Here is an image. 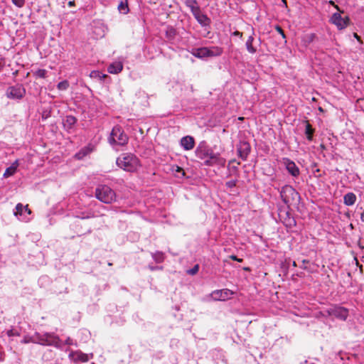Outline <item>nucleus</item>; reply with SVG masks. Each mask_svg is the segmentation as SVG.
I'll use <instances>...</instances> for the list:
<instances>
[{
  "instance_id": "nucleus-1",
  "label": "nucleus",
  "mask_w": 364,
  "mask_h": 364,
  "mask_svg": "<svg viewBox=\"0 0 364 364\" xmlns=\"http://www.w3.org/2000/svg\"><path fill=\"white\" fill-rule=\"evenodd\" d=\"M195 154L196 157L201 160L205 166H225L226 160L222 157L220 154L214 152L205 141H201L196 149Z\"/></svg>"
},
{
  "instance_id": "nucleus-2",
  "label": "nucleus",
  "mask_w": 364,
  "mask_h": 364,
  "mask_svg": "<svg viewBox=\"0 0 364 364\" xmlns=\"http://www.w3.org/2000/svg\"><path fill=\"white\" fill-rule=\"evenodd\" d=\"M117 165L125 171L134 172L139 166L138 158L132 154H122L116 161Z\"/></svg>"
},
{
  "instance_id": "nucleus-3",
  "label": "nucleus",
  "mask_w": 364,
  "mask_h": 364,
  "mask_svg": "<svg viewBox=\"0 0 364 364\" xmlns=\"http://www.w3.org/2000/svg\"><path fill=\"white\" fill-rule=\"evenodd\" d=\"M95 196L106 204H110L116 200L115 192L107 185H98L95 188Z\"/></svg>"
},
{
  "instance_id": "nucleus-4",
  "label": "nucleus",
  "mask_w": 364,
  "mask_h": 364,
  "mask_svg": "<svg viewBox=\"0 0 364 364\" xmlns=\"http://www.w3.org/2000/svg\"><path fill=\"white\" fill-rule=\"evenodd\" d=\"M35 338L36 343L43 346H53L57 348L61 346L60 339L53 333H45L41 334L40 333H35Z\"/></svg>"
},
{
  "instance_id": "nucleus-5",
  "label": "nucleus",
  "mask_w": 364,
  "mask_h": 364,
  "mask_svg": "<svg viewBox=\"0 0 364 364\" xmlns=\"http://www.w3.org/2000/svg\"><path fill=\"white\" fill-rule=\"evenodd\" d=\"M282 201L288 206L291 205L299 199V193L291 186L286 185L280 191Z\"/></svg>"
},
{
  "instance_id": "nucleus-6",
  "label": "nucleus",
  "mask_w": 364,
  "mask_h": 364,
  "mask_svg": "<svg viewBox=\"0 0 364 364\" xmlns=\"http://www.w3.org/2000/svg\"><path fill=\"white\" fill-rule=\"evenodd\" d=\"M128 136L119 126H115L113 127L109 137V142L111 144L124 146L128 143Z\"/></svg>"
},
{
  "instance_id": "nucleus-7",
  "label": "nucleus",
  "mask_w": 364,
  "mask_h": 364,
  "mask_svg": "<svg viewBox=\"0 0 364 364\" xmlns=\"http://www.w3.org/2000/svg\"><path fill=\"white\" fill-rule=\"evenodd\" d=\"M26 95V90L22 85L9 87L6 90V96L13 100H21Z\"/></svg>"
},
{
  "instance_id": "nucleus-8",
  "label": "nucleus",
  "mask_w": 364,
  "mask_h": 364,
  "mask_svg": "<svg viewBox=\"0 0 364 364\" xmlns=\"http://www.w3.org/2000/svg\"><path fill=\"white\" fill-rule=\"evenodd\" d=\"M329 316H335L337 318L345 321L348 316V310L344 307L334 306L327 309Z\"/></svg>"
},
{
  "instance_id": "nucleus-9",
  "label": "nucleus",
  "mask_w": 364,
  "mask_h": 364,
  "mask_svg": "<svg viewBox=\"0 0 364 364\" xmlns=\"http://www.w3.org/2000/svg\"><path fill=\"white\" fill-rule=\"evenodd\" d=\"M237 156L243 161H246L251 152V146L247 141H240L237 145Z\"/></svg>"
},
{
  "instance_id": "nucleus-10",
  "label": "nucleus",
  "mask_w": 364,
  "mask_h": 364,
  "mask_svg": "<svg viewBox=\"0 0 364 364\" xmlns=\"http://www.w3.org/2000/svg\"><path fill=\"white\" fill-rule=\"evenodd\" d=\"M234 292L228 289L215 290L210 294V297L215 301H225L232 297Z\"/></svg>"
},
{
  "instance_id": "nucleus-11",
  "label": "nucleus",
  "mask_w": 364,
  "mask_h": 364,
  "mask_svg": "<svg viewBox=\"0 0 364 364\" xmlns=\"http://www.w3.org/2000/svg\"><path fill=\"white\" fill-rule=\"evenodd\" d=\"M332 23L336 25L340 30L346 28L349 23V18L347 15L341 16L339 13H335L331 18Z\"/></svg>"
},
{
  "instance_id": "nucleus-12",
  "label": "nucleus",
  "mask_w": 364,
  "mask_h": 364,
  "mask_svg": "<svg viewBox=\"0 0 364 364\" xmlns=\"http://www.w3.org/2000/svg\"><path fill=\"white\" fill-rule=\"evenodd\" d=\"M282 164L285 166L289 173L291 174L292 176L297 177L299 176V168L293 161L290 160L288 158H283Z\"/></svg>"
},
{
  "instance_id": "nucleus-13",
  "label": "nucleus",
  "mask_w": 364,
  "mask_h": 364,
  "mask_svg": "<svg viewBox=\"0 0 364 364\" xmlns=\"http://www.w3.org/2000/svg\"><path fill=\"white\" fill-rule=\"evenodd\" d=\"M193 16L202 27H210L211 24V19L206 14L203 13L201 9L195 13Z\"/></svg>"
},
{
  "instance_id": "nucleus-14",
  "label": "nucleus",
  "mask_w": 364,
  "mask_h": 364,
  "mask_svg": "<svg viewBox=\"0 0 364 364\" xmlns=\"http://www.w3.org/2000/svg\"><path fill=\"white\" fill-rule=\"evenodd\" d=\"M181 146L185 150H191L195 146L194 138L191 136H186L181 138L180 141Z\"/></svg>"
},
{
  "instance_id": "nucleus-15",
  "label": "nucleus",
  "mask_w": 364,
  "mask_h": 364,
  "mask_svg": "<svg viewBox=\"0 0 364 364\" xmlns=\"http://www.w3.org/2000/svg\"><path fill=\"white\" fill-rule=\"evenodd\" d=\"M93 151V146L89 144L82 148L77 153L75 154V158L77 160H82L84 157L87 156Z\"/></svg>"
},
{
  "instance_id": "nucleus-16",
  "label": "nucleus",
  "mask_w": 364,
  "mask_h": 364,
  "mask_svg": "<svg viewBox=\"0 0 364 364\" xmlns=\"http://www.w3.org/2000/svg\"><path fill=\"white\" fill-rule=\"evenodd\" d=\"M207 58L220 56L223 53V49L219 46L207 47Z\"/></svg>"
},
{
  "instance_id": "nucleus-17",
  "label": "nucleus",
  "mask_w": 364,
  "mask_h": 364,
  "mask_svg": "<svg viewBox=\"0 0 364 364\" xmlns=\"http://www.w3.org/2000/svg\"><path fill=\"white\" fill-rule=\"evenodd\" d=\"M123 69V65L120 62H115L112 64H110L107 70L109 73L112 74H117L120 73Z\"/></svg>"
},
{
  "instance_id": "nucleus-18",
  "label": "nucleus",
  "mask_w": 364,
  "mask_h": 364,
  "mask_svg": "<svg viewBox=\"0 0 364 364\" xmlns=\"http://www.w3.org/2000/svg\"><path fill=\"white\" fill-rule=\"evenodd\" d=\"M185 4L191 9L193 15L200 9L196 0H186Z\"/></svg>"
},
{
  "instance_id": "nucleus-19",
  "label": "nucleus",
  "mask_w": 364,
  "mask_h": 364,
  "mask_svg": "<svg viewBox=\"0 0 364 364\" xmlns=\"http://www.w3.org/2000/svg\"><path fill=\"white\" fill-rule=\"evenodd\" d=\"M18 166V161H14L9 167H8L6 169V171L4 173V177L8 178L9 176H13L16 173Z\"/></svg>"
},
{
  "instance_id": "nucleus-20",
  "label": "nucleus",
  "mask_w": 364,
  "mask_h": 364,
  "mask_svg": "<svg viewBox=\"0 0 364 364\" xmlns=\"http://www.w3.org/2000/svg\"><path fill=\"white\" fill-rule=\"evenodd\" d=\"M356 201V196L353 193H348L343 197V203L345 205H353Z\"/></svg>"
},
{
  "instance_id": "nucleus-21",
  "label": "nucleus",
  "mask_w": 364,
  "mask_h": 364,
  "mask_svg": "<svg viewBox=\"0 0 364 364\" xmlns=\"http://www.w3.org/2000/svg\"><path fill=\"white\" fill-rule=\"evenodd\" d=\"M207 47H202L199 48L194 49L192 51V54L198 58H207Z\"/></svg>"
},
{
  "instance_id": "nucleus-22",
  "label": "nucleus",
  "mask_w": 364,
  "mask_h": 364,
  "mask_svg": "<svg viewBox=\"0 0 364 364\" xmlns=\"http://www.w3.org/2000/svg\"><path fill=\"white\" fill-rule=\"evenodd\" d=\"M253 41L254 37L252 36H250L245 43L247 50L251 54H255L257 52V48L253 46Z\"/></svg>"
},
{
  "instance_id": "nucleus-23",
  "label": "nucleus",
  "mask_w": 364,
  "mask_h": 364,
  "mask_svg": "<svg viewBox=\"0 0 364 364\" xmlns=\"http://www.w3.org/2000/svg\"><path fill=\"white\" fill-rule=\"evenodd\" d=\"M77 119L72 115L66 116L63 124L64 127L67 129H72L74 124L76 123Z\"/></svg>"
},
{
  "instance_id": "nucleus-24",
  "label": "nucleus",
  "mask_w": 364,
  "mask_h": 364,
  "mask_svg": "<svg viewBox=\"0 0 364 364\" xmlns=\"http://www.w3.org/2000/svg\"><path fill=\"white\" fill-rule=\"evenodd\" d=\"M305 123H306L305 134L309 141H312L314 133V129H313L312 126L310 124L309 121H306Z\"/></svg>"
},
{
  "instance_id": "nucleus-25",
  "label": "nucleus",
  "mask_w": 364,
  "mask_h": 364,
  "mask_svg": "<svg viewBox=\"0 0 364 364\" xmlns=\"http://www.w3.org/2000/svg\"><path fill=\"white\" fill-rule=\"evenodd\" d=\"M118 10L121 14H127L129 11L128 1L127 0H121L118 5Z\"/></svg>"
},
{
  "instance_id": "nucleus-26",
  "label": "nucleus",
  "mask_w": 364,
  "mask_h": 364,
  "mask_svg": "<svg viewBox=\"0 0 364 364\" xmlns=\"http://www.w3.org/2000/svg\"><path fill=\"white\" fill-rule=\"evenodd\" d=\"M177 31L176 30L172 27V26H168L166 31V38L168 41H173L175 37L176 36Z\"/></svg>"
},
{
  "instance_id": "nucleus-27",
  "label": "nucleus",
  "mask_w": 364,
  "mask_h": 364,
  "mask_svg": "<svg viewBox=\"0 0 364 364\" xmlns=\"http://www.w3.org/2000/svg\"><path fill=\"white\" fill-rule=\"evenodd\" d=\"M152 258L156 263H161L165 259L164 253L160 251L151 253Z\"/></svg>"
},
{
  "instance_id": "nucleus-28",
  "label": "nucleus",
  "mask_w": 364,
  "mask_h": 364,
  "mask_svg": "<svg viewBox=\"0 0 364 364\" xmlns=\"http://www.w3.org/2000/svg\"><path fill=\"white\" fill-rule=\"evenodd\" d=\"M107 75H105V74H102L100 71L98 70H93L90 73V77H93V78H100V79H103L105 77H106Z\"/></svg>"
},
{
  "instance_id": "nucleus-29",
  "label": "nucleus",
  "mask_w": 364,
  "mask_h": 364,
  "mask_svg": "<svg viewBox=\"0 0 364 364\" xmlns=\"http://www.w3.org/2000/svg\"><path fill=\"white\" fill-rule=\"evenodd\" d=\"M68 87L69 82L67 80L61 81L57 85L58 89L60 90H65L68 88Z\"/></svg>"
},
{
  "instance_id": "nucleus-30",
  "label": "nucleus",
  "mask_w": 364,
  "mask_h": 364,
  "mask_svg": "<svg viewBox=\"0 0 364 364\" xmlns=\"http://www.w3.org/2000/svg\"><path fill=\"white\" fill-rule=\"evenodd\" d=\"M24 211V205L21 203H18L16 206V211L14 212L15 215H21Z\"/></svg>"
},
{
  "instance_id": "nucleus-31",
  "label": "nucleus",
  "mask_w": 364,
  "mask_h": 364,
  "mask_svg": "<svg viewBox=\"0 0 364 364\" xmlns=\"http://www.w3.org/2000/svg\"><path fill=\"white\" fill-rule=\"evenodd\" d=\"M34 75L38 77L46 78L47 71L45 69H38L35 72Z\"/></svg>"
},
{
  "instance_id": "nucleus-32",
  "label": "nucleus",
  "mask_w": 364,
  "mask_h": 364,
  "mask_svg": "<svg viewBox=\"0 0 364 364\" xmlns=\"http://www.w3.org/2000/svg\"><path fill=\"white\" fill-rule=\"evenodd\" d=\"M22 343H36V339L35 338V334L33 336H25L21 341Z\"/></svg>"
},
{
  "instance_id": "nucleus-33",
  "label": "nucleus",
  "mask_w": 364,
  "mask_h": 364,
  "mask_svg": "<svg viewBox=\"0 0 364 364\" xmlns=\"http://www.w3.org/2000/svg\"><path fill=\"white\" fill-rule=\"evenodd\" d=\"M199 270V265L196 264L193 268L187 270V274L190 275H195Z\"/></svg>"
},
{
  "instance_id": "nucleus-34",
  "label": "nucleus",
  "mask_w": 364,
  "mask_h": 364,
  "mask_svg": "<svg viewBox=\"0 0 364 364\" xmlns=\"http://www.w3.org/2000/svg\"><path fill=\"white\" fill-rule=\"evenodd\" d=\"M12 3L18 8L24 6L26 0H11Z\"/></svg>"
},
{
  "instance_id": "nucleus-35",
  "label": "nucleus",
  "mask_w": 364,
  "mask_h": 364,
  "mask_svg": "<svg viewBox=\"0 0 364 364\" xmlns=\"http://www.w3.org/2000/svg\"><path fill=\"white\" fill-rule=\"evenodd\" d=\"M237 184V180H231V181H227L225 183V186L228 188H232L233 187H235Z\"/></svg>"
},
{
  "instance_id": "nucleus-36",
  "label": "nucleus",
  "mask_w": 364,
  "mask_h": 364,
  "mask_svg": "<svg viewBox=\"0 0 364 364\" xmlns=\"http://www.w3.org/2000/svg\"><path fill=\"white\" fill-rule=\"evenodd\" d=\"M275 29L282 36L283 38H286V36L284 34L283 29L279 26H277L275 27Z\"/></svg>"
},
{
  "instance_id": "nucleus-37",
  "label": "nucleus",
  "mask_w": 364,
  "mask_h": 364,
  "mask_svg": "<svg viewBox=\"0 0 364 364\" xmlns=\"http://www.w3.org/2000/svg\"><path fill=\"white\" fill-rule=\"evenodd\" d=\"M7 333L9 336H19V333L14 331V330L9 331Z\"/></svg>"
},
{
  "instance_id": "nucleus-38",
  "label": "nucleus",
  "mask_w": 364,
  "mask_h": 364,
  "mask_svg": "<svg viewBox=\"0 0 364 364\" xmlns=\"http://www.w3.org/2000/svg\"><path fill=\"white\" fill-rule=\"evenodd\" d=\"M230 258L231 259L234 260V261H237V262H242L243 261L242 259L238 258L236 255H230Z\"/></svg>"
},
{
  "instance_id": "nucleus-39",
  "label": "nucleus",
  "mask_w": 364,
  "mask_h": 364,
  "mask_svg": "<svg viewBox=\"0 0 364 364\" xmlns=\"http://www.w3.org/2000/svg\"><path fill=\"white\" fill-rule=\"evenodd\" d=\"M80 359L83 362L87 361V360H88L87 355L81 353L80 355Z\"/></svg>"
},
{
  "instance_id": "nucleus-40",
  "label": "nucleus",
  "mask_w": 364,
  "mask_h": 364,
  "mask_svg": "<svg viewBox=\"0 0 364 364\" xmlns=\"http://www.w3.org/2000/svg\"><path fill=\"white\" fill-rule=\"evenodd\" d=\"M232 36H237L239 37L240 38H242V32H240L238 31H235L232 33Z\"/></svg>"
},
{
  "instance_id": "nucleus-41",
  "label": "nucleus",
  "mask_w": 364,
  "mask_h": 364,
  "mask_svg": "<svg viewBox=\"0 0 364 364\" xmlns=\"http://www.w3.org/2000/svg\"><path fill=\"white\" fill-rule=\"evenodd\" d=\"M176 171L178 172V173H181L182 174V176H185L184 170L182 168L179 167V166H176Z\"/></svg>"
},
{
  "instance_id": "nucleus-42",
  "label": "nucleus",
  "mask_w": 364,
  "mask_h": 364,
  "mask_svg": "<svg viewBox=\"0 0 364 364\" xmlns=\"http://www.w3.org/2000/svg\"><path fill=\"white\" fill-rule=\"evenodd\" d=\"M296 225V221L294 220V219H289L288 225L292 226V225Z\"/></svg>"
},
{
  "instance_id": "nucleus-43",
  "label": "nucleus",
  "mask_w": 364,
  "mask_h": 364,
  "mask_svg": "<svg viewBox=\"0 0 364 364\" xmlns=\"http://www.w3.org/2000/svg\"><path fill=\"white\" fill-rule=\"evenodd\" d=\"M4 60L3 58H0V71L3 69V68L4 67Z\"/></svg>"
},
{
  "instance_id": "nucleus-44",
  "label": "nucleus",
  "mask_w": 364,
  "mask_h": 364,
  "mask_svg": "<svg viewBox=\"0 0 364 364\" xmlns=\"http://www.w3.org/2000/svg\"><path fill=\"white\" fill-rule=\"evenodd\" d=\"M65 343L66 345H69V346H70V345H72V344H73V341H72V339H71L70 338H68L65 340Z\"/></svg>"
},
{
  "instance_id": "nucleus-45",
  "label": "nucleus",
  "mask_w": 364,
  "mask_h": 364,
  "mask_svg": "<svg viewBox=\"0 0 364 364\" xmlns=\"http://www.w3.org/2000/svg\"><path fill=\"white\" fill-rule=\"evenodd\" d=\"M149 269H150L151 271H154V270L158 269H162V267H152V266H149Z\"/></svg>"
},
{
  "instance_id": "nucleus-46",
  "label": "nucleus",
  "mask_w": 364,
  "mask_h": 364,
  "mask_svg": "<svg viewBox=\"0 0 364 364\" xmlns=\"http://www.w3.org/2000/svg\"><path fill=\"white\" fill-rule=\"evenodd\" d=\"M68 5L70 7L74 6L75 5V1H68Z\"/></svg>"
},
{
  "instance_id": "nucleus-47",
  "label": "nucleus",
  "mask_w": 364,
  "mask_h": 364,
  "mask_svg": "<svg viewBox=\"0 0 364 364\" xmlns=\"http://www.w3.org/2000/svg\"><path fill=\"white\" fill-rule=\"evenodd\" d=\"M93 216H94L93 215H87L86 216L80 217V218L81 219H88V218H92Z\"/></svg>"
},
{
  "instance_id": "nucleus-48",
  "label": "nucleus",
  "mask_w": 364,
  "mask_h": 364,
  "mask_svg": "<svg viewBox=\"0 0 364 364\" xmlns=\"http://www.w3.org/2000/svg\"><path fill=\"white\" fill-rule=\"evenodd\" d=\"M24 211L28 212V214H31V211L28 208V205L24 206Z\"/></svg>"
},
{
  "instance_id": "nucleus-49",
  "label": "nucleus",
  "mask_w": 364,
  "mask_h": 364,
  "mask_svg": "<svg viewBox=\"0 0 364 364\" xmlns=\"http://www.w3.org/2000/svg\"><path fill=\"white\" fill-rule=\"evenodd\" d=\"M309 41H312L314 40V38H315V35L314 34H310L309 36Z\"/></svg>"
},
{
  "instance_id": "nucleus-50",
  "label": "nucleus",
  "mask_w": 364,
  "mask_h": 364,
  "mask_svg": "<svg viewBox=\"0 0 364 364\" xmlns=\"http://www.w3.org/2000/svg\"><path fill=\"white\" fill-rule=\"evenodd\" d=\"M320 148H321V150H324V149H326V146H325V145H324V144H321V145H320Z\"/></svg>"
},
{
  "instance_id": "nucleus-51",
  "label": "nucleus",
  "mask_w": 364,
  "mask_h": 364,
  "mask_svg": "<svg viewBox=\"0 0 364 364\" xmlns=\"http://www.w3.org/2000/svg\"><path fill=\"white\" fill-rule=\"evenodd\" d=\"M283 4L285 5V6L287 7V1L286 0H282Z\"/></svg>"
},
{
  "instance_id": "nucleus-52",
  "label": "nucleus",
  "mask_w": 364,
  "mask_h": 364,
  "mask_svg": "<svg viewBox=\"0 0 364 364\" xmlns=\"http://www.w3.org/2000/svg\"><path fill=\"white\" fill-rule=\"evenodd\" d=\"M235 162H236V160L235 159H232V160L229 161V164H230L232 163H235Z\"/></svg>"
},
{
  "instance_id": "nucleus-53",
  "label": "nucleus",
  "mask_w": 364,
  "mask_h": 364,
  "mask_svg": "<svg viewBox=\"0 0 364 364\" xmlns=\"http://www.w3.org/2000/svg\"><path fill=\"white\" fill-rule=\"evenodd\" d=\"M354 36L358 40L360 39V37L357 35V33H354Z\"/></svg>"
},
{
  "instance_id": "nucleus-54",
  "label": "nucleus",
  "mask_w": 364,
  "mask_h": 364,
  "mask_svg": "<svg viewBox=\"0 0 364 364\" xmlns=\"http://www.w3.org/2000/svg\"><path fill=\"white\" fill-rule=\"evenodd\" d=\"M232 168L233 170H235V171H237V166H232Z\"/></svg>"
},
{
  "instance_id": "nucleus-55",
  "label": "nucleus",
  "mask_w": 364,
  "mask_h": 364,
  "mask_svg": "<svg viewBox=\"0 0 364 364\" xmlns=\"http://www.w3.org/2000/svg\"><path fill=\"white\" fill-rule=\"evenodd\" d=\"M292 265L294 267H296L297 266L296 262L295 261H294L293 263H292Z\"/></svg>"
},
{
  "instance_id": "nucleus-56",
  "label": "nucleus",
  "mask_w": 364,
  "mask_h": 364,
  "mask_svg": "<svg viewBox=\"0 0 364 364\" xmlns=\"http://www.w3.org/2000/svg\"><path fill=\"white\" fill-rule=\"evenodd\" d=\"M302 263H309V261H308V260H306V259H304V260L302 261Z\"/></svg>"
},
{
  "instance_id": "nucleus-57",
  "label": "nucleus",
  "mask_w": 364,
  "mask_h": 364,
  "mask_svg": "<svg viewBox=\"0 0 364 364\" xmlns=\"http://www.w3.org/2000/svg\"><path fill=\"white\" fill-rule=\"evenodd\" d=\"M319 111H323L321 107H319Z\"/></svg>"
},
{
  "instance_id": "nucleus-58",
  "label": "nucleus",
  "mask_w": 364,
  "mask_h": 364,
  "mask_svg": "<svg viewBox=\"0 0 364 364\" xmlns=\"http://www.w3.org/2000/svg\"><path fill=\"white\" fill-rule=\"evenodd\" d=\"M92 364H95V363H92Z\"/></svg>"
}]
</instances>
